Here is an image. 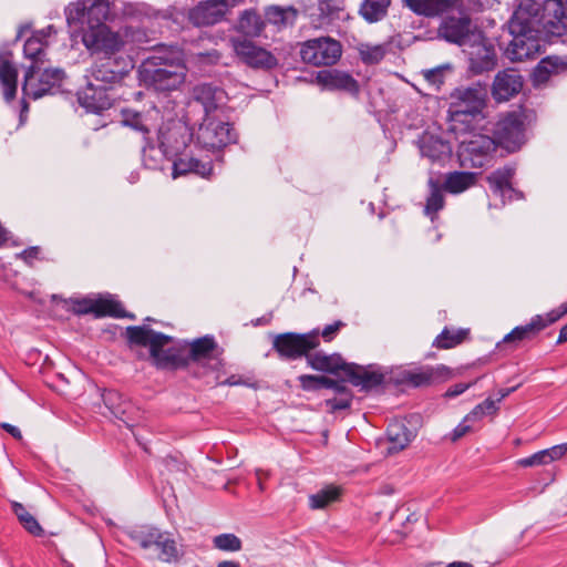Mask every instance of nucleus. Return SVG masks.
I'll return each mask as SVG.
<instances>
[{
  "label": "nucleus",
  "mask_w": 567,
  "mask_h": 567,
  "mask_svg": "<svg viewBox=\"0 0 567 567\" xmlns=\"http://www.w3.org/2000/svg\"><path fill=\"white\" fill-rule=\"evenodd\" d=\"M143 81L155 91H171L177 89L186 76V66L181 51L158 50L150 55L142 64Z\"/></svg>",
  "instance_id": "obj_1"
},
{
  "label": "nucleus",
  "mask_w": 567,
  "mask_h": 567,
  "mask_svg": "<svg viewBox=\"0 0 567 567\" xmlns=\"http://www.w3.org/2000/svg\"><path fill=\"white\" fill-rule=\"evenodd\" d=\"M126 338L131 344L148 347L153 363L158 369L175 370L187 364L184 350L177 347L165 348L173 338L144 326L126 328Z\"/></svg>",
  "instance_id": "obj_2"
},
{
  "label": "nucleus",
  "mask_w": 567,
  "mask_h": 567,
  "mask_svg": "<svg viewBox=\"0 0 567 567\" xmlns=\"http://www.w3.org/2000/svg\"><path fill=\"white\" fill-rule=\"evenodd\" d=\"M528 9L518 7L508 21L512 40L504 49V55L512 62L534 60L540 54L543 33L528 20Z\"/></svg>",
  "instance_id": "obj_3"
},
{
  "label": "nucleus",
  "mask_w": 567,
  "mask_h": 567,
  "mask_svg": "<svg viewBox=\"0 0 567 567\" xmlns=\"http://www.w3.org/2000/svg\"><path fill=\"white\" fill-rule=\"evenodd\" d=\"M518 7L528 9V20L544 35L559 38L567 33V0H524Z\"/></svg>",
  "instance_id": "obj_4"
},
{
  "label": "nucleus",
  "mask_w": 567,
  "mask_h": 567,
  "mask_svg": "<svg viewBox=\"0 0 567 567\" xmlns=\"http://www.w3.org/2000/svg\"><path fill=\"white\" fill-rule=\"evenodd\" d=\"M497 150L496 140L480 132H468L460 142L457 156L461 166L482 168L489 165Z\"/></svg>",
  "instance_id": "obj_5"
},
{
  "label": "nucleus",
  "mask_w": 567,
  "mask_h": 567,
  "mask_svg": "<svg viewBox=\"0 0 567 567\" xmlns=\"http://www.w3.org/2000/svg\"><path fill=\"white\" fill-rule=\"evenodd\" d=\"M440 23L427 39L443 40L451 44L465 45L472 34V21L463 10V0L440 17Z\"/></svg>",
  "instance_id": "obj_6"
},
{
  "label": "nucleus",
  "mask_w": 567,
  "mask_h": 567,
  "mask_svg": "<svg viewBox=\"0 0 567 567\" xmlns=\"http://www.w3.org/2000/svg\"><path fill=\"white\" fill-rule=\"evenodd\" d=\"M65 73L60 68H43L30 64L24 74L22 92L24 96L38 100L47 94H54L61 86Z\"/></svg>",
  "instance_id": "obj_7"
},
{
  "label": "nucleus",
  "mask_w": 567,
  "mask_h": 567,
  "mask_svg": "<svg viewBox=\"0 0 567 567\" xmlns=\"http://www.w3.org/2000/svg\"><path fill=\"white\" fill-rule=\"evenodd\" d=\"M485 92L478 86L457 87L451 94L449 116L452 122L467 123L482 114L485 107Z\"/></svg>",
  "instance_id": "obj_8"
},
{
  "label": "nucleus",
  "mask_w": 567,
  "mask_h": 567,
  "mask_svg": "<svg viewBox=\"0 0 567 567\" xmlns=\"http://www.w3.org/2000/svg\"><path fill=\"white\" fill-rule=\"evenodd\" d=\"M110 12L107 0H78L65 8V18L69 27L74 30L106 25Z\"/></svg>",
  "instance_id": "obj_9"
},
{
  "label": "nucleus",
  "mask_w": 567,
  "mask_h": 567,
  "mask_svg": "<svg viewBox=\"0 0 567 567\" xmlns=\"http://www.w3.org/2000/svg\"><path fill=\"white\" fill-rule=\"evenodd\" d=\"M299 45L301 61L313 66L334 65L342 55L341 43L330 37L310 39Z\"/></svg>",
  "instance_id": "obj_10"
},
{
  "label": "nucleus",
  "mask_w": 567,
  "mask_h": 567,
  "mask_svg": "<svg viewBox=\"0 0 567 567\" xmlns=\"http://www.w3.org/2000/svg\"><path fill=\"white\" fill-rule=\"evenodd\" d=\"M234 127L221 120L207 115L196 132L198 146L207 151H218L237 142Z\"/></svg>",
  "instance_id": "obj_11"
},
{
  "label": "nucleus",
  "mask_w": 567,
  "mask_h": 567,
  "mask_svg": "<svg viewBox=\"0 0 567 567\" xmlns=\"http://www.w3.org/2000/svg\"><path fill=\"white\" fill-rule=\"evenodd\" d=\"M319 334L313 331L310 333L286 332L277 334L272 342V348L279 357L286 360H296L306 357L309 352L319 346Z\"/></svg>",
  "instance_id": "obj_12"
},
{
  "label": "nucleus",
  "mask_w": 567,
  "mask_h": 567,
  "mask_svg": "<svg viewBox=\"0 0 567 567\" xmlns=\"http://www.w3.org/2000/svg\"><path fill=\"white\" fill-rule=\"evenodd\" d=\"M81 33L83 44L92 53L113 56L123 45L121 37L112 32L107 25L83 28Z\"/></svg>",
  "instance_id": "obj_13"
},
{
  "label": "nucleus",
  "mask_w": 567,
  "mask_h": 567,
  "mask_svg": "<svg viewBox=\"0 0 567 567\" xmlns=\"http://www.w3.org/2000/svg\"><path fill=\"white\" fill-rule=\"evenodd\" d=\"M81 33L83 44L92 53L113 56L123 45L121 37L112 32L107 25L83 28Z\"/></svg>",
  "instance_id": "obj_14"
},
{
  "label": "nucleus",
  "mask_w": 567,
  "mask_h": 567,
  "mask_svg": "<svg viewBox=\"0 0 567 567\" xmlns=\"http://www.w3.org/2000/svg\"><path fill=\"white\" fill-rule=\"evenodd\" d=\"M81 33L83 44L92 53L113 56L123 45L121 37L112 32L107 25L83 28Z\"/></svg>",
  "instance_id": "obj_15"
},
{
  "label": "nucleus",
  "mask_w": 567,
  "mask_h": 567,
  "mask_svg": "<svg viewBox=\"0 0 567 567\" xmlns=\"http://www.w3.org/2000/svg\"><path fill=\"white\" fill-rule=\"evenodd\" d=\"M416 145L421 157L431 166L444 167L452 158V145L441 135L423 132Z\"/></svg>",
  "instance_id": "obj_16"
},
{
  "label": "nucleus",
  "mask_w": 567,
  "mask_h": 567,
  "mask_svg": "<svg viewBox=\"0 0 567 567\" xmlns=\"http://www.w3.org/2000/svg\"><path fill=\"white\" fill-rule=\"evenodd\" d=\"M233 47L236 55L252 69L271 70L278 65V59L270 51L248 39H234Z\"/></svg>",
  "instance_id": "obj_17"
},
{
  "label": "nucleus",
  "mask_w": 567,
  "mask_h": 567,
  "mask_svg": "<svg viewBox=\"0 0 567 567\" xmlns=\"http://www.w3.org/2000/svg\"><path fill=\"white\" fill-rule=\"evenodd\" d=\"M515 174L516 166L514 164H506L486 176L491 192L494 196L499 197L503 204L524 198L523 193L514 188L512 184Z\"/></svg>",
  "instance_id": "obj_18"
},
{
  "label": "nucleus",
  "mask_w": 567,
  "mask_h": 567,
  "mask_svg": "<svg viewBox=\"0 0 567 567\" xmlns=\"http://www.w3.org/2000/svg\"><path fill=\"white\" fill-rule=\"evenodd\" d=\"M497 146L515 152L524 143V123L518 115L509 113L498 121L495 130Z\"/></svg>",
  "instance_id": "obj_19"
},
{
  "label": "nucleus",
  "mask_w": 567,
  "mask_h": 567,
  "mask_svg": "<svg viewBox=\"0 0 567 567\" xmlns=\"http://www.w3.org/2000/svg\"><path fill=\"white\" fill-rule=\"evenodd\" d=\"M453 371L443 364L420 367L401 373V382L412 388H424L450 380Z\"/></svg>",
  "instance_id": "obj_20"
},
{
  "label": "nucleus",
  "mask_w": 567,
  "mask_h": 567,
  "mask_svg": "<svg viewBox=\"0 0 567 567\" xmlns=\"http://www.w3.org/2000/svg\"><path fill=\"white\" fill-rule=\"evenodd\" d=\"M316 83L323 90L341 91L354 99H359L361 91L359 82L350 73L338 69L318 71Z\"/></svg>",
  "instance_id": "obj_21"
},
{
  "label": "nucleus",
  "mask_w": 567,
  "mask_h": 567,
  "mask_svg": "<svg viewBox=\"0 0 567 567\" xmlns=\"http://www.w3.org/2000/svg\"><path fill=\"white\" fill-rule=\"evenodd\" d=\"M130 68L124 59H116L114 56H103L96 60L91 69V80L103 85L110 86L118 82L127 74Z\"/></svg>",
  "instance_id": "obj_22"
},
{
  "label": "nucleus",
  "mask_w": 567,
  "mask_h": 567,
  "mask_svg": "<svg viewBox=\"0 0 567 567\" xmlns=\"http://www.w3.org/2000/svg\"><path fill=\"white\" fill-rule=\"evenodd\" d=\"M112 87L89 81L78 93V101L82 107L92 113L109 110L114 101Z\"/></svg>",
  "instance_id": "obj_23"
},
{
  "label": "nucleus",
  "mask_w": 567,
  "mask_h": 567,
  "mask_svg": "<svg viewBox=\"0 0 567 567\" xmlns=\"http://www.w3.org/2000/svg\"><path fill=\"white\" fill-rule=\"evenodd\" d=\"M78 313H94L95 317H113V318H134L123 309L121 302L112 298L87 299L83 298L75 302Z\"/></svg>",
  "instance_id": "obj_24"
},
{
  "label": "nucleus",
  "mask_w": 567,
  "mask_h": 567,
  "mask_svg": "<svg viewBox=\"0 0 567 567\" xmlns=\"http://www.w3.org/2000/svg\"><path fill=\"white\" fill-rule=\"evenodd\" d=\"M523 83V76L517 69H504L495 75L492 95L498 102L508 101L520 92Z\"/></svg>",
  "instance_id": "obj_25"
},
{
  "label": "nucleus",
  "mask_w": 567,
  "mask_h": 567,
  "mask_svg": "<svg viewBox=\"0 0 567 567\" xmlns=\"http://www.w3.org/2000/svg\"><path fill=\"white\" fill-rule=\"evenodd\" d=\"M227 12L225 1L205 0L189 11L188 18L197 27L213 25L220 22Z\"/></svg>",
  "instance_id": "obj_26"
},
{
  "label": "nucleus",
  "mask_w": 567,
  "mask_h": 567,
  "mask_svg": "<svg viewBox=\"0 0 567 567\" xmlns=\"http://www.w3.org/2000/svg\"><path fill=\"white\" fill-rule=\"evenodd\" d=\"M467 54L470 70L474 74L492 71L497 64V55L494 45L483 39L472 44Z\"/></svg>",
  "instance_id": "obj_27"
},
{
  "label": "nucleus",
  "mask_w": 567,
  "mask_h": 567,
  "mask_svg": "<svg viewBox=\"0 0 567 567\" xmlns=\"http://www.w3.org/2000/svg\"><path fill=\"white\" fill-rule=\"evenodd\" d=\"M236 30L246 38L267 39V21L265 13L260 14L256 9L244 10L238 17Z\"/></svg>",
  "instance_id": "obj_28"
},
{
  "label": "nucleus",
  "mask_w": 567,
  "mask_h": 567,
  "mask_svg": "<svg viewBox=\"0 0 567 567\" xmlns=\"http://www.w3.org/2000/svg\"><path fill=\"white\" fill-rule=\"evenodd\" d=\"M461 0H402L404 8L416 16L437 18L447 13Z\"/></svg>",
  "instance_id": "obj_29"
},
{
  "label": "nucleus",
  "mask_w": 567,
  "mask_h": 567,
  "mask_svg": "<svg viewBox=\"0 0 567 567\" xmlns=\"http://www.w3.org/2000/svg\"><path fill=\"white\" fill-rule=\"evenodd\" d=\"M103 402L110 412L120 421L130 425L134 420L137 412L134 404L124 398V395L116 390H105L102 394Z\"/></svg>",
  "instance_id": "obj_30"
},
{
  "label": "nucleus",
  "mask_w": 567,
  "mask_h": 567,
  "mask_svg": "<svg viewBox=\"0 0 567 567\" xmlns=\"http://www.w3.org/2000/svg\"><path fill=\"white\" fill-rule=\"evenodd\" d=\"M344 375L352 385L360 386L362 390L367 391L381 385L384 381L382 372L355 363L346 365Z\"/></svg>",
  "instance_id": "obj_31"
},
{
  "label": "nucleus",
  "mask_w": 567,
  "mask_h": 567,
  "mask_svg": "<svg viewBox=\"0 0 567 567\" xmlns=\"http://www.w3.org/2000/svg\"><path fill=\"white\" fill-rule=\"evenodd\" d=\"M298 16L299 11L293 6L271 4L265 7L267 28L270 27L275 32H281L287 28L293 27Z\"/></svg>",
  "instance_id": "obj_32"
},
{
  "label": "nucleus",
  "mask_w": 567,
  "mask_h": 567,
  "mask_svg": "<svg viewBox=\"0 0 567 567\" xmlns=\"http://www.w3.org/2000/svg\"><path fill=\"white\" fill-rule=\"evenodd\" d=\"M12 53H0V83L7 102L14 100L18 87V70L11 62Z\"/></svg>",
  "instance_id": "obj_33"
},
{
  "label": "nucleus",
  "mask_w": 567,
  "mask_h": 567,
  "mask_svg": "<svg viewBox=\"0 0 567 567\" xmlns=\"http://www.w3.org/2000/svg\"><path fill=\"white\" fill-rule=\"evenodd\" d=\"M218 344L213 336H205L194 340L190 343L189 359L193 361L208 360L214 361L212 364L213 370H218L223 365L221 359L214 355Z\"/></svg>",
  "instance_id": "obj_34"
},
{
  "label": "nucleus",
  "mask_w": 567,
  "mask_h": 567,
  "mask_svg": "<svg viewBox=\"0 0 567 567\" xmlns=\"http://www.w3.org/2000/svg\"><path fill=\"white\" fill-rule=\"evenodd\" d=\"M540 331L542 323L537 322L535 317H532L528 323L517 326L507 333L503 340L496 344V348L502 349L503 347L511 346L512 349H516L519 342L535 339Z\"/></svg>",
  "instance_id": "obj_35"
},
{
  "label": "nucleus",
  "mask_w": 567,
  "mask_h": 567,
  "mask_svg": "<svg viewBox=\"0 0 567 567\" xmlns=\"http://www.w3.org/2000/svg\"><path fill=\"white\" fill-rule=\"evenodd\" d=\"M567 71V58L549 55L542 59L533 71L535 84H543L551 75H557Z\"/></svg>",
  "instance_id": "obj_36"
},
{
  "label": "nucleus",
  "mask_w": 567,
  "mask_h": 567,
  "mask_svg": "<svg viewBox=\"0 0 567 567\" xmlns=\"http://www.w3.org/2000/svg\"><path fill=\"white\" fill-rule=\"evenodd\" d=\"M308 364L317 371L328 372L338 374L340 371L346 373V365L349 363L344 362L340 354H326L323 352H315L307 354Z\"/></svg>",
  "instance_id": "obj_37"
},
{
  "label": "nucleus",
  "mask_w": 567,
  "mask_h": 567,
  "mask_svg": "<svg viewBox=\"0 0 567 567\" xmlns=\"http://www.w3.org/2000/svg\"><path fill=\"white\" fill-rule=\"evenodd\" d=\"M194 99L200 103L205 111V116L209 115L213 111H215L218 104L223 101L225 92L210 84V83H202L194 87Z\"/></svg>",
  "instance_id": "obj_38"
},
{
  "label": "nucleus",
  "mask_w": 567,
  "mask_h": 567,
  "mask_svg": "<svg viewBox=\"0 0 567 567\" xmlns=\"http://www.w3.org/2000/svg\"><path fill=\"white\" fill-rule=\"evenodd\" d=\"M389 453H396L405 449L414 439V433L401 421L391 422L386 427Z\"/></svg>",
  "instance_id": "obj_39"
},
{
  "label": "nucleus",
  "mask_w": 567,
  "mask_h": 567,
  "mask_svg": "<svg viewBox=\"0 0 567 567\" xmlns=\"http://www.w3.org/2000/svg\"><path fill=\"white\" fill-rule=\"evenodd\" d=\"M172 169L174 178L188 173L208 177L213 172V164L210 161L202 162L195 157H179L173 162Z\"/></svg>",
  "instance_id": "obj_40"
},
{
  "label": "nucleus",
  "mask_w": 567,
  "mask_h": 567,
  "mask_svg": "<svg viewBox=\"0 0 567 567\" xmlns=\"http://www.w3.org/2000/svg\"><path fill=\"white\" fill-rule=\"evenodd\" d=\"M429 187V196L426 198V204L424 208L425 215L430 216L432 219L434 216L444 207V188L439 177L434 175V173L430 172V177L427 179Z\"/></svg>",
  "instance_id": "obj_41"
},
{
  "label": "nucleus",
  "mask_w": 567,
  "mask_h": 567,
  "mask_svg": "<svg viewBox=\"0 0 567 567\" xmlns=\"http://www.w3.org/2000/svg\"><path fill=\"white\" fill-rule=\"evenodd\" d=\"M477 173L454 171L445 175L442 183L445 192L450 194H461L475 185Z\"/></svg>",
  "instance_id": "obj_42"
},
{
  "label": "nucleus",
  "mask_w": 567,
  "mask_h": 567,
  "mask_svg": "<svg viewBox=\"0 0 567 567\" xmlns=\"http://www.w3.org/2000/svg\"><path fill=\"white\" fill-rule=\"evenodd\" d=\"M343 9L331 0H320L318 4V14L313 19L317 28H329L343 19Z\"/></svg>",
  "instance_id": "obj_43"
},
{
  "label": "nucleus",
  "mask_w": 567,
  "mask_h": 567,
  "mask_svg": "<svg viewBox=\"0 0 567 567\" xmlns=\"http://www.w3.org/2000/svg\"><path fill=\"white\" fill-rule=\"evenodd\" d=\"M167 153L164 137L158 147L147 143L142 148L143 165L148 169H163V162Z\"/></svg>",
  "instance_id": "obj_44"
},
{
  "label": "nucleus",
  "mask_w": 567,
  "mask_h": 567,
  "mask_svg": "<svg viewBox=\"0 0 567 567\" xmlns=\"http://www.w3.org/2000/svg\"><path fill=\"white\" fill-rule=\"evenodd\" d=\"M47 41H42L38 34H32L23 45L24 58L31 60V64L44 65Z\"/></svg>",
  "instance_id": "obj_45"
},
{
  "label": "nucleus",
  "mask_w": 567,
  "mask_h": 567,
  "mask_svg": "<svg viewBox=\"0 0 567 567\" xmlns=\"http://www.w3.org/2000/svg\"><path fill=\"white\" fill-rule=\"evenodd\" d=\"M360 60L367 65L379 64L389 51L388 44L359 43L357 47Z\"/></svg>",
  "instance_id": "obj_46"
},
{
  "label": "nucleus",
  "mask_w": 567,
  "mask_h": 567,
  "mask_svg": "<svg viewBox=\"0 0 567 567\" xmlns=\"http://www.w3.org/2000/svg\"><path fill=\"white\" fill-rule=\"evenodd\" d=\"M391 0H364L360 14L370 23L378 22L386 16Z\"/></svg>",
  "instance_id": "obj_47"
},
{
  "label": "nucleus",
  "mask_w": 567,
  "mask_h": 567,
  "mask_svg": "<svg viewBox=\"0 0 567 567\" xmlns=\"http://www.w3.org/2000/svg\"><path fill=\"white\" fill-rule=\"evenodd\" d=\"M153 547L159 551L157 557L164 563L178 561L181 558L176 542L167 533L161 532V538Z\"/></svg>",
  "instance_id": "obj_48"
},
{
  "label": "nucleus",
  "mask_w": 567,
  "mask_h": 567,
  "mask_svg": "<svg viewBox=\"0 0 567 567\" xmlns=\"http://www.w3.org/2000/svg\"><path fill=\"white\" fill-rule=\"evenodd\" d=\"M161 532L154 526H141L130 532V538L141 548L151 549L161 538Z\"/></svg>",
  "instance_id": "obj_49"
},
{
  "label": "nucleus",
  "mask_w": 567,
  "mask_h": 567,
  "mask_svg": "<svg viewBox=\"0 0 567 567\" xmlns=\"http://www.w3.org/2000/svg\"><path fill=\"white\" fill-rule=\"evenodd\" d=\"M11 508L14 515L17 516L19 523L23 526V528L32 534L33 536H42L43 528L37 520V518L30 514L27 508L19 502H12Z\"/></svg>",
  "instance_id": "obj_50"
},
{
  "label": "nucleus",
  "mask_w": 567,
  "mask_h": 567,
  "mask_svg": "<svg viewBox=\"0 0 567 567\" xmlns=\"http://www.w3.org/2000/svg\"><path fill=\"white\" fill-rule=\"evenodd\" d=\"M467 334L468 329L451 330L447 327H445L433 341V347L437 349L454 348L461 344L465 340Z\"/></svg>",
  "instance_id": "obj_51"
},
{
  "label": "nucleus",
  "mask_w": 567,
  "mask_h": 567,
  "mask_svg": "<svg viewBox=\"0 0 567 567\" xmlns=\"http://www.w3.org/2000/svg\"><path fill=\"white\" fill-rule=\"evenodd\" d=\"M341 489L334 485H328L310 495L309 503L312 509H321L339 499Z\"/></svg>",
  "instance_id": "obj_52"
},
{
  "label": "nucleus",
  "mask_w": 567,
  "mask_h": 567,
  "mask_svg": "<svg viewBox=\"0 0 567 567\" xmlns=\"http://www.w3.org/2000/svg\"><path fill=\"white\" fill-rule=\"evenodd\" d=\"M299 381L306 390L332 389L339 385V381L324 375L303 374L299 377Z\"/></svg>",
  "instance_id": "obj_53"
},
{
  "label": "nucleus",
  "mask_w": 567,
  "mask_h": 567,
  "mask_svg": "<svg viewBox=\"0 0 567 567\" xmlns=\"http://www.w3.org/2000/svg\"><path fill=\"white\" fill-rule=\"evenodd\" d=\"M122 124L124 126H128L135 131L143 133V135H147L150 133V127L146 122L145 116L136 111L124 110L122 113Z\"/></svg>",
  "instance_id": "obj_54"
},
{
  "label": "nucleus",
  "mask_w": 567,
  "mask_h": 567,
  "mask_svg": "<svg viewBox=\"0 0 567 567\" xmlns=\"http://www.w3.org/2000/svg\"><path fill=\"white\" fill-rule=\"evenodd\" d=\"M214 547L224 551H239L241 549V540L235 534L225 533L214 537Z\"/></svg>",
  "instance_id": "obj_55"
},
{
  "label": "nucleus",
  "mask_w": 567,
  "mask_h": 567,
  "mask_svg": "<svg viewBox=\"0 0 567 567\" xmlns=\"http://www.w3.org/2000/svg\"><path fill=\"white\" fill-rule=\"evenodd\" d=\"M447 69H450L449 65H441L433 69L423 70L421 74L431 89L434 91H440L441 86L444 84L445 71Z\"/></svg>",
  "instance_id": "obj_56"
},
{
  "label": "nucleus",
  "mask_w": 567,
  "mask_h": 567,
  "mask_svg": "<svg viewBox=\"0 0 567 567\" xmlns=\"http://www.w3.org/2000/svg\"><path fill=\"white\" fill-rule=\"evenodd\" d=\"M517 464L522 467H532L549 464L545 450L538 451L530 456L520 458Z\"/></svg>",
  "instance_id": "obj_57"
},
{
  "label": "nucleus",
  "mask_w": 567,
  "mask_h": 567,
  "mask_svg": "<svg viewBox=\"0 0 567 567\" xmlns=\"http://www.w3.org/2000/svg\"><path fill=\"white\" fill-rule=\"evenodd\" d=\"M352 395L351 393H346V395H340V398H333L326 400V405L332 411L347 410L351 406Z\"/></svg>",
  "instance_id": "obj_58"
},
{
  "label": "nucleus",
  "mask_w": 567,
  "mask_h": 567,
  "mask_svg": "<svg viewBox=\"0 0 567 567\" xmlns=\"http://www.w3.org/2000/svg\"><path fill=\"white\" fill-rule=\"evenodd\" d=\"M537 322L542 323V331L547 328L548 326L555 323L558 321L563 315L560 313L559 309H553L546 315H536L534 316Z\"/></svg>",
  "instance_id": "obj_59"
},
{
  "label": "nucleus",
  "mask_w": 567,
  "mask_h": 567,
  "mask_svg": "<svg viewBox=\"0 0 567 567\" xmlns=\"http://www.w3.org/2000/svg\"><path fill=\"white\" fill-rule=\"evenodd\" d=\"M481 378H477L475 381L468 382V383H456L446 390V392L444 393V396L447 399L456 398V396L461 395L462 393H464L467 389L473 386Z\"/></svg>",
  "instance_id": "obj_60"
},
{
  "label": "nucleus",
  "mask_w": 567,
  "mask_h": 567,
  "mask_svg": "<svg viewBox=\"0 0 567 567\" xmlns=\"http://www.w3.org/2000/svg\"><path fill=\"white\" fill-rule=\"evenodd\" d=\"M547 460L549 463L561 458L567 453V442L545 449Z\"/></svg>",
  "instance_id": "obj_61"
},
{
  "label": "nucleus",
  "mask_w": 567,
  "mask_h": 567,
  "mask_svg": "<svg viewBox=\"0 0 567 567\" xmlns=\"http://www.w3.org/2000/svg\"><path fill=\"white\" fill-rule=\"evenodd\" d=\"M471 422H465V417L463 421L453 430L452 433V441H457L462 436H464L466 433L471 431Z\"/></svg>",
  "instance_id": "obj_62"
},
{
  "label": "nucleus",
  "mask_w": 567,
  "mask_h": 567,
  "mask_svg": "<svg viewBox=\"0 0 567 567\" xmlns=\"http://www.w3.org/2000/svg\"><path fill=\"white\" fill-rule=\"evenodd\" d=\"M342 326L343 323L341 321L326 326L321 332L322 338L327 341H330Z\"/></svg>",
  "instance_id": "obj_63"
},
{
  "label": "nucleus",
  "mask_w": 567,
  "mask_h": 567,
  "mask_svg": "<svg viewBox=\"0 0 567 567\" xmlns=\"http://www.w3.org/2000/svg\"><path fill=\"white\" fill-rule=\"evenodd\" d=\"M480 406L484 411L485 415L496 414L498 411L497 401H494L491 398H487L482 403H480Z\"/></svg>",
  "instance_id": "obj_64"
}]
</instances>
